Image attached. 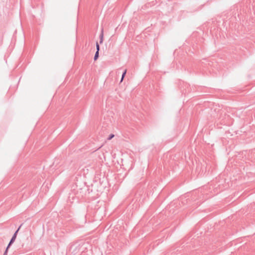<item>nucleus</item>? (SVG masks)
<instances>
[{"label":"nucleus","mask_w":255,"mask_h":255,"mask_svg":"<svg viewBox=\"0 0 255 255\" xmlns=\"http://www.w3.org/2000/svg\"><path fill=\"white\" fill-rule=\"evenodd\" d=\"M99 57V52L98 51H97L96 52V54L95 55V57H94V60H96L97 59V58H98Z\"/></svg>","instance_id":"obj_2"},{"label":"nucleus","mask_w":255,"mask_h":255,"mask_svg":"<svg viewBox=\"0 0 255 255\" xmlns=\"http://www.w3.org/2000/svg\"><path fill=\"white\" fill-rule=\"evenodd\" d=\"M96 48H97V51L99 52V49H100V47H99V45L98 42H97V43H96Z\"/></svg>","instance_id":"obj_4"},{"label":"nucleus","mask_w":255,"mask_h":255,"mask_svg":"<svg viewBox=\"0 0 255 255\" xmlns=\"http://www.w3.org/2000/svg\"><path fill=\"white\" fill-rule=\"evenodd\" d=\"M126 72H127V70H125V71H124V72L123 73V75H122V79H121V82H122L124 77H125V75L126 74Z\"/></svg>","instance_id":"obj_3"},{"label":"nucleus","mask_w":255,"mask_h":255,"mask_svg":"<svg viewBox=\"0 0 255 255\" xmlns=\"http://www.w3.org/2000/svg\"><path fill=\"white\" fill-rule=\"evenodd\" d=\"M114 136V134H111L110 137H109V139H111Z\"/></svg>","instance_id":"obj_5"},{"label":"nucleus","mask_w":255,"mask_h":255,"mask_svg":"<svg viewBox=\"0 0 255 255\" xmlns=\"http://www.w3.org/2000/svg\"><path fill=\"white\" fill-rule=\"evenodd\" d=\"M20 227L18 229V230L16 231V232L14 233V234L13 235L12 239H11L9 244H8V247H7L6 248V250L4 254V255H7V250L9 248V247L10 246V245L14 241V240H15L16 239V236H17V233Z\"/></svg>","instance_id":"obj_1"}]
</instances>
